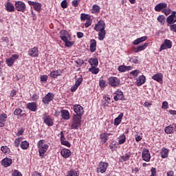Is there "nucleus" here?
<instances>
[{"instance_id": "79ce46f5", "label": "nucleus", "mask_w": 176, "mask_h": 176, "mask_svg": "<svg viewBox=\"0 0 176 176\" xmlns=\"http://www.w3.org/2000/svg\"><path fill=\"white\" fill-rule=\"evenodd\" d=\"M99 86H100V87H105L107 86V81H105V80H100L99 82Z\"/></svg>"}, {"instance_id": "e433bc0d", "label": "nucleus", "mask_w": 176, "mask_h": 176, "mask_svg": "<svg viewBox=\"0 0 176 176\" xmlns=\"http://www.w3.org/2000/svg\"><path fill=\"white\" fill-rule=\"evenodd\" d=\"M157 21L159 23H161V24H164V23H166V16H164V15H160L157 17Z\"/></svg>"}, {"instance_id": "8fccbe9b", "label": "nucleus", "mask_w": 176, "mask_h": 176, "mask_svg": "<svg viewBox=\"0 0 176 176\" xmlns=\"http://www.w3.org/2000/svg\"><path fill=\"white\" fill-rule=\"evenodd\" d=\"M61 8H63V9H67V8L68 7L67 4V0H63L61 2Z\"/></svg>"}, {"instance_id": "473e14b6", "label": "nucleus", "mask_w": 176, "mask_h": 176, "mask_svg": "<svg viewBox=\"0 0 176 176\" xmlns=\"http://www.w3.org/2000/svg\"><path fill=\"white\" fill-rule=\"evenodd\" d=\"M168 156V149L163 148L161 151V157L162 159H166Z\"/></svg>"}, {"instance_id": "9b49d317", "label": "nucleus", "mask_w": 176, "mask_h": 176, "mask_svg": "<svg viewBox=\"0 0 176 176\" xmlns=\"http://www.w3.org/2000/svg\"><path fill=\"white\" fill-rule=\"evenodd\" d=\"M43 122L44 123H45V124H47V126H53L54 122H53V120H52V118H50V116L46 115V113H44L43 115Z\"/></svg>"}, {"instance_id": "864d4df0", "label": "nucleus", "mask_w": 176, "mask_h": 176, "mask_svg": "<svg viewBox=\"0 0 176 176\" xmlns=\"http://www.w3.org/2000/svg\"><path fill=\"white\" fill-rule=\"evenodd\" d=\"M126 141V136L122 135L120 137V138L119 139V144H124V142Z\"/></svg>"}, {"instance_id": "4be33fe9", "label": "nucleus", "mask_w": 176, "mask_h": 176, "mask_svg": "<svg viewBox=\"0 0 176 176\" xmlns=\"http://www.w3.org/2000/svg\"><path fill=\"white\" fill-rule=\"evenodd\" d=\"M145 76H140L136 81V85L138 86H142L145 83Z\"/></svg>"}, {"instance_id": "13d9d810", "label": "nucleus", "mask_w": 176, "mask_h": 176, "mask_svg": "<svg viewBox=\"0 0 176 176\" xmlns=\"http://www.w3.org/2000/svg\"><path fill=\"white\" fill-rule=\"evenodd\" d=\"M65 43L67 47H71L74 45V42L68 41V40Z\"/></svg>"}, {"instance_id": "4c0bfd02", "label": "nucleus", "mask_w": 176, "mask_h": 176, "mask_svg": "<svg viewBox=\"0 0 176 176\" xmlns=\"http://www.w3.org/2000/svg\"><path fill=\"white\" fill-rule=\"evenodd\" d=\"M28 146H30V143H28L27 141H23L21 144V147L22 149H28Z\"/></svg>"}, {"instance_id": "ddd939ff", "label": "nucleus", "mask_w": 176, "mask_h": 176, "mask_svg": "<svg viewBox=\"0 0 176 176\" xmlns=\"http://www.w3.org/2000/svg\"><path fill=\"white\" fill-rule=\"evenodd\" d=\"M54 98V95L52 93H48L43 98V104H49V102L52 101Z\"/></svg>"}, {"instance_id": "b1692460", "label": "nucleus", "mask_w": 176, "mask_h": 176, "mask_svg": "<svg viewBox=\"0 0 176 176\" xmlns=\"http://www.w3.org/2000/svg\"><path fill=\"white\" fill-rule=\"evenodd\" d=\"M27 108H28V109H30L32 112H35V111H36V108H37L36 103L30 102L27 104Z\"/></svg>"}, {"instance_id": "603ef678", "label": "nucleus", "mask_w": 176, "mask_h": 176, "mask_svg": "<svg viewBox=\"0 0 176 176\" xmlns=\"http://www.w3.org/2000/svg\"><path fill=\"white\" fill-rule=\"evenodd\" d=\"M103 100V102H107V104H111V102H112L109 96H104Z\"/></svg>"}, {"instance_id": "f257e3e1", "label": "nucleus", "mask_w": 176, "mask_h": 176, "mask_svg": "<svg viewBox=\"0 0 176 176\" xmlns=\"http://www.w3.org/2000/svg\"><path fill=\"white\" fill-rule=\"evenodd\" d=\"M37 145L38 146V153L41 157H43V155L49 149V145L47 144H43V140H40L38 142Z\"/></svg>"}, {"instance_id": "f704fd0d", "label": "nucleus", "mask_w": 176, "mask_h": 176, "mask_svg": "<svg viewBox=\"0 0 176 176\" xmlns=\"http://www.w3.org/2000/svg\"><path fill=\"white\" fill-rule=\"evenodd\" d=\"M96 67L97 66H91V67L89 69V72L97 75V74L100 72V69L97 68Z\"/></svg>"}, {"instance_id": "7ed1b4c3", "label": "nucleus", "mask_w": 176, "mask_h": 176, "mask_svg": "<svg viewBox=\"0 0 176 176\" xmlns=\"http://www.w3.org/2000/svg\"><path fill=\"white\" fill-rule=\"evenodd\" d=\"M108 166L109 164L107 162H100L98 164V166L96 168V173H100L101 174H104L107 171V169L108 168Z\"/></svg>"}, {"instance_id": "f03ea898", "label": "nucleus", "mask_w": 176, "mask_h": 176, "mask_svg": "<svg viewBox=\"0 0 176 176\" xmlns=\"http://www.w3.org/2000/svg\"><path fill=\"white\" fill-rule=\"evenodd\" d=\"M82 122V117L80 116H74L72 123L71 125V130H78L80 127V123Z\"/></svg>"}, {"instance_id": "09e8293b", "label": "nucleus", "mask_w": 176, "mask_h": 176, "mask_svg": "<svg viewBox=\"0 0 176 176\" xmlns=\"http://www.w3.org/2000/svg\"><path fill=\"white\" fill-rule=\"evenodd\" d=\"M21 112H23V110H21V109H16L14 112V115H15L16 116H19V115H21Z\"/></svg>"}, {"instance_id": "0eeeda50", "label": "nucleus", "mask_w": 176, "mask_h": 176, "mask_svg": "<svg viewBox=\"0 0 176 176\" xmlns=\"http://www.w3.org/2000/svg\"><path fill=\"white\" fill-rule=\"evenodd\" d=\"M172 46L173 44L171 43V41L166 39L164 43L161 45L160 51L162 52V50H166V49H171Z\"/></svg>"}, {"instance_id": "3c124183", "label": "nucleus", "mask_w": 176, "mask_h": 176, "mask_svg": "<svg viewBox=\"0 0 176 176\" xmlns=\"http://www.w3.org/2000/svg\"><path fill=\"white\" fill-rule=\"evenodd\" d=\"M1 149L3 153H8V151H9V148L6 146H1Z\"/></svg>"}, {"instance_id": "39448f33", "label": "nucleus", "mask_w": 176, "mask_h": 176, "mask_svg": "<svg viewBox=\"0 0 176 176\" xmlns=\"http://www.w3.org/2000/svg\"><path fill=\"white\" fill-rule=\"evenodd\" d=\"M15 8L18 12H22L23 13L25 12V9L27 8L25 3L20 1L15 3Z\"/></svg>"}, {"instance_id": "69168bd1", "label": "nucleus", "mask_w": 176, "mask_h": 176, "mask_svg": "<svg viewBox=\"0 0 176 176\" xmlns=\"http://www.w3.org/2000/svg\"><path fill=\"white\" fill-rule=\"evenodd\" d=\"M72 6H73L76 7V6H78V3H79V1H78V0H74V1H72Z\"/></svg>"}, {"instance_id": "a878e982", "label": "nucleus", "mask_w": 176, "mask_h": 176, "mask_svg": "<svg viewBox=\"0 0 176 176\" xmlns=\"http://www.w3.org/2000/svg\"><path fill=\"white\" fill-rule=\"evenodd\" d=\"M174 127H175V126L174 124L173 125H169L166 127H165V133H166V134H173V131H174Z\"/></svg>"}, {"instance_id": "ea45409f", "label": "nucleus", "mask_w": 176, "mask_h": 176, "mask_svg": "<svg viewBox=\"0 0 176 176\" xmlns=\"http://www.w3.org/2000/svg\"><path fill=\"white\" fill-rule=\"evenodd\" d=\"M23 140V138L21 137V138H16L15 140H14V145L17 148L19 146V145H20V142H21V140Z\"/></svg>"}, {"instance_id": "c756f323", "label": "nucleus", "mask_w": 176, "mask_h": 176, "mask_svg": "<svg viewBox=\"0 0 176 176\" xmlns=\"http://www.w3.org/2000/svg\"><path fill=\"white\" fill-rule=\"evenodd\" d=\"M146 39H148L147 36H142L139 38H137L136 40H135L133 41V45H138V44L141 43V42H144V41H146Z\"/></svg>"}, {"instance_id": "aec40b11", "label": "nucleus", "mask_w": 176, "mask_h": 176, "mask_svg": "<svg viewBox=\"0 0 176 176\" xmlns=\"http://www.w3.org/2000/svg\"><path fill=\"white\" fill-rule=\"evenodd\" d=\"M148 45H149V43H145L143 45H140L139 47L134 48L135 53H138V52H142V50H145V49L148 47Z\"/></svg>"}, {"instance_id": "2eb2a0df", "label": "nucleus", "mask_w": 176, "mask_h": 176, "mask_svg": "<svg viewBox=\"0 0 176 176\" xmlns=\"http://www.w3.org/2000/svg\"><path fill=\"white\" fill-rule=\"evenodd\" d=\"M167 8V4L166 3H160L157 4L155 7V12H160L164 10Z\"/></svg>"}, {"instance_id": "bb28decb", "label": "nucleus", "mask_w": 176, "mask_h": 176, "mask_svg": "<svg viewBox=\"0 0 176 176\" xmlns=\"http://www.w3.org/2000/svg\"><path fill=\"white\" fill-rule=\"evenodd\" d=\"M61 116L63 119L68 120V119H69V112L67 110H61Z\"/></svg>"}, {"instance_id": "e2e57ef3", "label": "nucleus", "mask_w": 176, "mask_h": 176, "mask_svg": "<svg viewBox=\"0 0 176 176\" xmlns=\"http://www.w3.org/2000/svg\"><path fill=\"white\" fill-rule=\"evenodd\" d=\"M151 171V176H156V168H152Z\"/></svg>"}, {"instance_id": "20e7f679", "label": "nucleus", "mask_w": 176, "mask_h": 176, "mask_svg": "<svg viewBox=\"0 0 176 176\" xmlns=\"http://www.w3.org/2000/svg\"><path fill=\"white\" fill-rule=\"evenodd\" d=\"M109 85L111 87H118L120 85V80L117 77L111 76L109 78Z\"/></svg>"}, {"instance_id": "680f3d73", "label": "nucleus", "mask_w": 176, "mask_h": 176, "mask_svg": "<svg viewBox=\"0 0 176 176\" xmlns=\"http://www.w3.org/2000/svg\"><path fill=\"white\" fill-rule=\"evenodd\" d=\"M88 16H89L88 14H81L80 19H81V20H86V19L87 20Z\"/></svg>"}, {"instance_id": "c9c22d12", "label": "nucleus", "mask_w": 176, "mask_h": 176, "mask_svg": "<svg viewBox=\"0 0 176 176\" xmlns=\"http://www.w3.org/2000/svg\"><path fill=\"white\" fill-rule=\"evenodd\" d=\"M33 6L34 9H35L36 12H41V9L42 8V5L41 4V3L36 2Z\"/></svg>"}, {"instance_id": "4468645a", "label": "nucleus", "mask_w": 176, "mask_h": 176, "mask_svg": "<svg viewBox=\"0 0 176 176\" xmlns=\"http://www.w3.org/2000/svg\"><path fill=\"white\" fill-rule=\"evenodd\" d=\"M114 94H116V96H114L115 101H118V100H121L122 101L124 100V96H123V92L120 89L117 90L114 93Z\"/></svg>"}, {"instance_id": "4d7b16f0", "label": "nucleus", "mask_w": 176, "mask_h": 176, "mask_svg": "<svg viewBox=\"0 0 176 176\" xmlns=\"http://www.w3.org/2000/svg\"><path fill=\"white\" fill-rule=\"evenodd\" d=\"M48 79V77L47 75H43L41 76V82H46Z\"/></svg>"}, {"instance_id": "49530a36", "label": "nucleus", "mask_w": 176, "mask_h": 176, "mask_svg": "<svg viewBox=\"0 0 176 176\" xmlns=\"http://www.w3.org/2000/svg\"><path fill=\"white\" fill-rule=\"evenodd\" d=\"M162 108V109H168V102H167V101L163 102Z\"/></svg>"}, {"instance_id": "f3484780", "label": "nucleus", "mask_w": 176, "mask_h": 176, "mask_svg": "<svg viewBox=\"0 0 176 176\" xmlns=\"http://www.w3.org/2000/svg\"><path fill=\"white\" fill-rule=\"evenodd\" d=\"M38 48L36 47H34L28 51L29 56H31V57H38Z\"/></svg>"}, {"instance_id": "6e6d98bb", "label": "nucleus", "mask_w": 176, "mask_h": 176, "mask_svg": "<svg viewBox=\"0 0 176 176\" xmlns=\"http://www.w3.org/2000/svg\"><path fill=\"white\" fill-rule=\"evenodd\" d=\"M12 175H13V176H23V175H21V173H20V172L19 171V170H15L14 171V173H12Z\"/></svg>"}, {"instance_id": "72a5a7b5", "label": "nucleus", "mask_w": 176, "mask_h": 176, "mask_svg": "<svg viewBox=\"0 0 176 176\" xmlns=\"http://www.w3.org/2000/svg\"><path fill=\"white\" fill-rule=\"evenodd\" d=\"M129 159H130V155L125 154L124 155L120 156L119 158V160H120V162L123 163L124 162H127V160H129Z\"/></svg>"}, {"instance_id": "de8ad7c7", "label": "nucleus", "mask_w": 176, "mask_h": 176, "mask_svg": "<svg viewBox=\"0 0 176 176\" xmlns=\"http://www.w3.org/2000/svg\"><path fill=\"white\" fill-rule=\"evenodd\" d=\"M118 69L120 72H126V66L120 65L118 67Z\"/></svg>"}, {"instance_id": "7c9ffc66", "label": "nucleus", "mask_w": 176, "mask_h": 176, "mask_svg": "<svg viewBox=\"0 0 176 176\" xmlns=\"http://www.w3.org/2000/svg\"><path fill=\"white\" fill-rule=\"evenodd\" d=\"M89 64H91V67H97L98 65V59L91 58L89 60Z\"/></svg>"}, {"instance_id": "6e6552de", "label": "nucleus", "mask_w": 176, "mask_h": 176, "mask_svg": "<svg viewBox=\"0 0 176 176\" xmlns=\"http://www.w3.org/2000/svg\"><path fill=\"white\" fill-rule=\"evenodd\" d=\"M95 31L100 32L105 30V22L104 21H99L94 27Z\"/></svg>"}, {"instance_id": "c85d7f7f", "label": "nucleus", "mask_w": 176, "mask_h": 176, "mask_svg": "<svg viewBox=\"0 0 176 176\" xmlns=\"http://www.w3.org/2000/svg\"><path fill=\"white\" fill-rule=\"evenodd\" d=\"M6 8L8 12H14V6L10 2L7 3Z\"/></svg>"}, {"instance_id": "052dcab7", "label": "nucleus", "mask_w": 176, "mask_h": 176, "mask_svg": "<svg viewBox=\"0 0 176 176\" xmlns=\"http://www.w3.org/2000/svg\"><path fill=\"white\" fill-rule=\"evenodd\" d=\"M24 133V129L21 128L19 129L16 133V135H23V133Z\"/></svg>"}, {"instance_id": "5fc2aeb1", "label": "nucleus", "mask_w": 176, "mask_h": 176, "mask_svg": "<svg viewBox=\"0 0 176 176\" xmlns=\"http://www.w3.org/2000/svg\"><path fill=\"white\" fill-rule=\"evenodd\" d=\"M120 122H122V120L116 118L114 120V124H115V126H119V124H120Z\"/></svg>"}, {"instance_id": "dca6fc26", "label": "nucleus", "mask_w": 176, "mask_h": 176, "mask_svg": "<svg viewBox=\"0 0 176 176\" xmlns=\"http://www.w3.org/2000/svg\"><path fill=\"white\" fill-rule=\"evenodd\" d=\"M60 154L65 159H68L71 156V151L69 149L63 148L60 151Z\"/></svg>"}, {"instance_id": "412c9836", "label": "nucleus", "mask_w": 176, "mask_h": 176, "mask_svg": "<svg viewBox=\"0 0 176 176\" xmlns=\"http://www.w3.org/2000/svg\"><path fill=\"white\" fill-rule=\"evenodd\" d=\"M97 47V41H96L95 39H91L90 41V50L91 53H94V51L96 50Z\"/></svg>"}, {"instance_id": "cd10ccee", "label": "nucleus", "mask_w": 176, "mask_h": 176, "mask_svg": "<svg viewBox=\"0 0 176 176\" xmlns=\"http://www.w3.org/2000/svg\"><path fill=\"white\" fill-rule=\"evenodd\" d=\"M63 72L60 70L53 71L50 73L51 78H56L57 76H60Z\"/></svg>"}, {"instance_id": "1a4fd4ad", "label": "nucleus", "mask_w": 176, "mask_h": 176, "mask_svg": "<svg viewBox=\"0 0 176 176\" xmlns=\"http://www.w3.org/2000/svg\"><path fill=\"white\" fill-rule=\"evenodd\" d=\"M143 160L144 162H150L151 160V153H149V150L146 148H144L142 150V156Z\"/></svg>"}, {"instance_id": "2f4dec72", "label": "nucleus", "mask_w": 176, "mask_h": 176, "mask_svg": "<svg viewBox=\"0 0 176 176\" xmlns=\"http://www.w3.org/2000/svg\"><path fill=\"white\" fill-rule=\"evenodd\" d=\"M107 32L105 30H100L98 33V39L99 41H104L105 39V35Z\"/></svg>"}, {"instance_id": "423d86ee", "label": "nucleus", "mask_w": 176, "mask_h": 176, "mask_svg": "<svg viewBox=\"0 0 176 176\" xmlns=\"http://www.w3.org/2000/svg\"><path fill=\"white\" fill-rule=\"evenodd\" d=\"M73 109L75 112L74 116H80L82 117V115H83V107L80 106V104H75L73 107Z\"/></svg>"}, {"instance_id": "9d476101", "label": "nucleus", "mask_w": 176, "mask_h": 176, "mask_svg": "<svg viewBox=\"0 0 176 176\" xmlns=\"http://www.w3.org/2000/svg\"><path fill=\"white\" fill-rule=\"evenodd\" d=\"M17 58H19V55L14 54L10 58L6 59V64L8 65V67H12Z\"/></svg>"}, {"instance_id": "a19ab883", "label": "nucleus", "mask_w": 176, "mask_h": 176, "mask_svg": "<svg viewBox=\"0 0 176 176\" xmlns=\"http://www.w3.org/2000/svg\"><path fill=\"white\" fill-rule=\"evenodd\" d=\"M162 13H164L165 16H168V14H170V13H171V9L166 8L162 10Z\"/></svg>"}, {"instance_id": "bf43d9fd", "label": "nucleus", "mask_w": 176, "mask_h": 176, "mask_svg": "<svg viewBox=\"0 0 176 176\" xmlns=\"http://www.w3.org/2000/svg\"><path fill=\"white\" fill-rule=\"evenodd\" d=\"M90 25H91V21H90V19H87L85 28H87L88 27H90Z\"/></svg>"}, {"instance_id": "58836bf2", "label": "nucleus", "mask_w": 176, "mask_h": 176, "mask_svg": "<svg viewBox=\"0 0 176 176\" xmlns=\"http://www.w3.org/2000/svg\"><path fill=\"white\" fill-rule=\"evenodd\" d=\"M130 62L133 63L134 64H138L139 63L138 56H133L132 58H130Z\"/></svg>"}, {"instance_id": "37998d69", "label": "nucleus", "mask_w": 176, "mask_h": 176, "mask_svg": "<svg viewBox=\"0 0 176 176\" xmlns=\"http://www.w3.org/2000/svg\"><path fill=\"white\" fill-rule=\"evenodd\" d=\"M100 138L102 140L103 142H107V140H108L107 138V133H102L100 134Z\"/></svg>"}, {"instance_id": "a211bd4d", "label": "nucleus", "mask_w": 176, "mask_h": 176, "mask_svg": "<svg viewBox=\"0 0 176 176\" xmlns=\"http://www.w3.org/2000/svg\"><path fill=\"white\" fill-rule=\"evenodd\" d=\"M12 159L6 157L1 161L2 166H4L5 167H9V166H12Z\"/></svg>"}, {"instance_id": "5701e85b", "label": "nucleus", "mask_w": 176, "mask_h": 176, "mask_svg": "<svg viewBox=\"0 0 176 176\" xmlns=\"http://www.w3.org/2000/svg\"><path fill=\"white\" fill-rule=\"evenodd\" d=\"M152 79L156 80L157 82H162V80H163V74L162 73L154 74L152 76Z\"/></svg>"}, {"instance_id": "f8f14e48", "label": "nucleus", "mask_w": 176, "mask_h": 176, "mask_svg": "<svg viewBox=\"0 0 176 176\" xmlns=\"http://www.w3.org/2000/svg\"><path fill=\"white\" fill-rule=\"evenodd\" d=\"M175 14L176 12L173 11L172 14L166 18V23H168V24H174V23H176Z\"/></svg>"}, {"instance_id": "774afa93", "label": "nucleus", "mask_w": 176, "mask_h": 176, "mask_svg": "<svg viewBox=\"0 0 176 176\" xmlns=\"http://www.w3.org/2000/svg\"><path fill=\"white\" fill-rule=\"evenodd\" d=\"M32 176H42V175H41V173L35 171L33 173Z\"/></svg>"}, {"instance_id": "a18cd8bd", "label": "nucleus", "mask_w": 176, "mask_h": 176, "mask_svg": "<svg viewBox=\"0 0 176 176\" xmlns=\"http://www.w3.org/2000/svg\"><path fill=\"white\" fill-rule=\"evenodd\" d=\"M82 82H83V78H79L74 85H76V87L77 86L78 87H79V86H80V84L82 83Z\"/></svg>"}, {"instance_id": "393cba45", "label": "nucleus", "mask_w": 176, "mask_h": 176, "mask_svg": "<svg viewBox=\"0 0 176 176\" xmlns=\"http://www.w3.org/2000/svg\"><path fill=\"white\" fill-rule=\"evenodd\" d=\"M67 35H68V32L65 30L60 31V38L62 39V41H63V42H65V43L68 41Z\"/></svg>"}, {"instance_id": "c03bdc74", "label": "nucleus", "mask_w": 176, "mask_h": 176, "mask_svg": "<svg viewBox=\"0 0 176 176\" xmlns=\"http://www.w3.org/2000/svg\"><path fill=\"white\" fill-rule=\"evenodd\" d=\"M61 144H62V145H65V146H67L68 148H69L71 146V143H69V142H68L65 140H62Z\"/></svg>"}, {"instance_id": "0e129e2a", "label": "nucleus", "mask_w": 176, "mask_h": 176, "mask_svg": "<svg viewBox=\"0 0 176 176\" xmlns=\"http://www.w3.org/2000/svg\"><path fill=\"white\" fill-rule=\"evenodd\" d=\"M38 98H39V96H38L36 94H33L32 96V101H36Z\"/></svg>"}, {"instance_id": "6ab92c4d", "label": "nucleus", "mask_w": 176, "mask_h": 176, "mask_svg": "<svg viewBox=\"0 0 176 176\" xmlns=\"http://www.w3.org/2000/svg\"><path fill=\"white\" fill-rule=\"evenodd\" d=\"M6 119H8V116L6 113H1L0 115V127H3V126H5V122H6Z\"/></svg>"}, {"instance_id": "338daca9", "label": "nucleus", "mask_w": 176, "mask_h": 176, "mask_svg": "<svg viewBox=\"0 0 176 176\" xmlns=\"http://www.w3.org/2000/svg\"><path fill=\"white\" fill-rule=\"evenodd\" d=\"M77 37L78 38H83V33L81 32H77Z\"/></svg>"}]
</instances>
